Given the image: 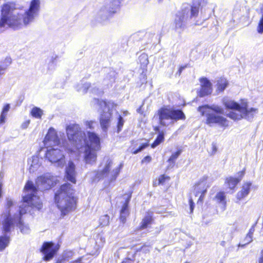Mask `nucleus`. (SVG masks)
Returning a JSON list of instances; mask_svg holds the SVG:
<instances>
[{"label":"nucleus","mask_w":263,"mask_h":263,"mask_svg":"<svg viewBox=\"0 0 263 263\" xmlns=\"http://www.w3.org/2000/svg\"><path fill=\"white\" fill-rule=\"evenodd\" d=\"M23 203L20 206L18 214H14L13 217H11L10 213L5 214L2 216L4 218L3 221V229L5 232H8L13 227L14 223L18 222V226L22 233L28 234L30 232V228L27 224H24L22 221L21 216L25 214L31 207L36 208L40 210L42 208V204L40 197L37 195V191L31 181H28L24 189Z\"/></svg>","instance_id":"f257e3e1"},{"label":"nucleus","mask_w":263,"mask_h":263,"mask_svg":"<svg viewBox=\"0 0 263 263\" xmlns=\"http://www.w3.org/2000/svg\"><path fill=\"white\" fill-rule=\"evenodd\" d=\"M66 132L68 139L73 148L79 149L86 147L95 150H100L101 148L99 137L96 133L90 132H87L86 136L78 124L69 125L66 127Z\"/></svg>","instance_id":"f03ea898"},{"label":"nucleus","mask_w":263,"mask_h":263,"mask_svg":"<svg viewBox=\"0 0 263 263\" xmlns=\"http://www.w3.org/2000/svg\"><path fill=\"white\" fill-rule=\"evenodd\" d=\"M55 202L63 215H66L76 209V200L73 196V190L69 183L61 186L55 194Z\"/></svg>","instance_id":"7ed1b4c3"},{"label":"nucleus","mask_w":263,"mask_h":263,"mask_svg":"<svg viewBox=\"0 0 263 263\" xmlns=\"http://www.w3.org/2000/svg\"><path fill=\"white\" fill-rule=\"evenodd\" d=\"M223 104L227 108L232 109L229 112L228 116L234 120L245 119L252 121L258 112V109L256 108H248L246 104L240 105L232 100L224 99Z\"/></svg>","instance_id":"20e7f679"},{"label":"nucleus","mask_w":263,"mask_h":263,"mask_svg":"<svg viewBox=\"0 0 263 263\" xmlns=\"http://www.w3.org/2000/svg\"><path fill=\"white\" fill-rule=\"evenodd\" d=\"M16 10L12 3H6L3 4L1 8L0 28L7 25L8 27L14 29L21 27V20L19 16L13 14Z\"/></svg>","instance_id":"39448f33"},{"label":"nucleus","mask_w":263,"mask_h":263,"mask_svg":"<svg viewBox=\"0 0 263 263\" xmlns=\"http://www.w3.org/2000/svg\"><path fill=\"white\" fill-rule=\"evenodd\" d=\"M154 119H158L159 124L163 126L173 125L179 120L185 119L183 112L179 109L171 107H163L160 108L155 115Z\"/></svg>","instance_id":"423d86ee"},{"label":"nucleus","mask_w":263,"mask_h":263,"mask_svg":"<svg viewBox=\"0 0 263 263\" xmlns=\"http://www.w3.org/2000/svg\"><path fill=\"white\" fill-rule=\"evenodd\" d=\"M202 116L206 115V123L210 125L213 124H217L221 126L227 127L229 122L226 118L218 115V113H222L223 109L219 106L213 105L211 106L205 105L199 106L198 108Z\"/></svg>","instance_id":"0eeeda50"},{"label":"nucleus","mask_w":263,"mask_h":263,"mask_svg":"<svg viewBox=\"0 0 263 263\" xmlns=\"http://www.w3.org/2000/svg\"><path fill=\"white\" fill-rule=\"evenodd\" d=\"M123 167V163L115 166L113 161L109 158H105L96 174L99 179L106 178L110 182L116 180Z\"/></svg>","instance_id":"6e6552de"},{"label":"nucleus","mask_w":263,"mask_h":263,"mask_svg":"<svg viewBox=\"0 0 263 263\" xmlns=\"http://www.w3.org/2000/svg\"><path fill=\"white\" fill-rule=\"evenodd\" d=\"M63 149L68 151H74L73 147L64 145L62 148L52 147L48 149L46 153V158L52 164L58 167H63L65 163V157L63 153Z\"/></svg>","instance_id":"1a4fd4ad"},{"label":"nucleus","mask_w":263,"mask_h":263,"mask_svg":"<svg viewBox=\"0 0 263 263\" xmlns=\"http://www.w3.org/2000/svg\"><path fill=\"white\" fill-rule=\"evenodd\" d=\"M99 106L103 111L100 118V125L102 130L106 132L110 125L114 104L111 101H101L99 102Z\"/></svg>","instance_id":"9d476101"},{"label":"nucleus","mask_w":263,"mask_h":263,"mask_svg":"<svg viewBox=\"0 0 263 263\" xmlns=\"http://www.w3.org/2000/svg\"><path fill=\"white\" fill-rule=\"evenodd\" d=\"M40 1L32 0L29 8L24 12L22 20L24 25H27L33 22L35 16L38 14L40 10Z\"/></svg>","instance_id":"9b49d317"},{"label":"nucleus","mask_w":263,"mask_h":263,"mask_svg":"<svg viewBox=\"0 0 263 263\" xmlns=\"http://www.w3.org/2000/svg\"><path fill=\"white\" fill-rule=\"evenodd\" d=\"M44 145L48 147H60V140L58 136L57 131L52 127H50L46 134L44 140Z\"/></svg>","instance_id":"f8f14e48"},{"label":"nucleus","mask_w":263,"mask_h":263,"mask_svg":"<svg viewBox=\"0 0 263 263\" xmlns=\"http://www.w3.org/2000/svg\"><path fill=\"white\" fill-rule=\"evenodd\" d=\"M56 180L54 177L47 173L39 177L36 179V184L40 190H48L54 185Z\"/></svg>","instance_id":"ddd939ff"},{"label":"nucleus","mask_w":263,"mask_h":263,"mask_svg":"<svg viewBox=\"0 0 263 263\" xmlns=\"http://www.w3.org/2000/svg\"><path fill=\"white\" fill-rule=\"evenodd\" d=\"M189 9H182L177 12L174 18V26L176 29H181L185 26L186 18L187 17Z\"/></svg>","instance_id":"4468645a"},{"label":"nucleus","mask_w":263,"mask_h":263,"mask_svg":"<svg viewBox=\"0 0 263 263\" xmlns=\"http://www.w3.org/2000/svg\"><path fill=\"white\" fill-rule=\"evenodd\" d=\"M208 178L204 177L197 184H196L194 189V194L196 197L200 195L198 201H202L203 195L206 191V189L209 187L208 181Z\"/></svg>","instance_id":"2eb2a0df"},{"label":"nucleus","mask_w":263,"mask_h":263,"mask_svg":"<svg viewBox=\"0 0 263 263\" xmlns=\"http://www.w3.org/2000/svg\"><path fill=\"white\" fill-rule=\"evenodd\" d=\"M82 149H84L83 158L85 163L91 165L95 164L97 159V152L99 150H95L86 147H83Z\"/></svg>","instance_id":"dca6fc26"},{"label":"nucleus","mask_w":263,"mask_h":263,"mask_svg":"<svg viewBox=\"0 0 263 263\" xmlns=\"http://www.w3.org/2000/svg\"><path fill=\"white\" fill-rule=\"evenodd\" d=\"M58 248L54 246L52 242L44 243L41 249V252L45 255L44 258L45 260L51 259L56 253Z\"/></svg>","instance_id":"f3484780"},{"label":"nucleus","mask_w":263,"mask_h":263,"mask_svg":"<svg viewBox=\"0 0 263 263\" xmlns=\"http://www.w3.org/2000/svg\"><path fill=\"white\" fill-rule=\"evenodd\" d=\"M201 89L198 92V96L202 97L210 95L212 92V85L206 78L200 79Z\"/></svg>","instance_id":"a211bd4d"},{"label":"nucleus","mask_w":263,"mask_h":263,"mask_svg":"<svg viewBox=\"0 0 263 263\" xmlns=\"http://www.w3.org/2000/svg\"><path fill=\"white\" fill-rule=\"evenodd\" d=\"M131 195H125L124 199H125V202L124 203L122 208L120 211V219L121 221L124 223L126 222V217L129 215V210L128 208V205L130 199Z\"/></svg>","instance_id":"6ab92c4d"},{"label":"nucleus","mask_w":263,"mask_h":263,"mask_svg":"<svg viewBox=\"0 0 263 263\" xmlns=\"http://www.w3.org/2000/svg\"><path fill=\"white\" fill-rule=\"evenodd\" d=\"M76 176L75 165L72 162L69 161L66 168V178L71 182L75 183L76 182Z\"/></svg>","instance_id":"aec40b11"},{"label":"nucleus","mask_w":263,"mask_h":263,"mask_svg":"<svg viewBox=\"0 0 263 263\" xmlns=\"http://www.w3.org/2000/svg\"><path fill=\"white\" fill-rule=\"evenodd\" d=\"M236 230V228L234 226L227 227L222 232L223 239L227 241H231L233 238Z\"/></svg>","instance_id":"412c9836"},{"label":"nucleus","mask_w":263,"mask_h":263,"mask_svg":"<svg viewBox=\"0 0 263 263\" xmlns=\"http://www.w3.org/2000/svg\"><path fill=\"white\" fill-rule=\"evenodd\" d=\"M251 183L247 182L243 183L241 191L238 192L236 195V198L238 200H240L246 197L249 194Z\"/></svg>","instance_id":"4be33fe9"},{"label":"nucleus","mask_w":263,"mask_h":263,"mask_svg":"<svg viewBox=\"0 0 263 263\" xmlns=\"http://www.w3.org/2000/svg\"><path fill=\"white\" fill-rule=\"evenodd\" d=\"M30 173H34L40 166V159L37 156H33L28 160Z\"/></svg>","instance_id":"5701e85b"},{"label":"nucleus","mask_w":263,"mask_h":263,"mask_svg":"<svg viewBox=\"0 0 263 263\" xmlns=\"http://www.w3.org/2000/svg\"><path fill=\"white\" fill-rule=\"evenodd\" d=\"M244 172L241 171L238 173L239 178H233L232 177H230L227 178L226 181V183H227L231 189H233L236 185L238 184V183L241 180L243 176L244 175Z\"/></svg>","instance_id":"b1692460"},{"label":"nucleus","mask_w":263,"mask_h":263,"mask_svg":"<svg viewBox=\"0 0 263 263\" xmlns=\"http://www.w3.org/2000/svg\"><path fill=\"white\" fill-rule=\"evenodd\" d=\"M152 221L153 213L151 212H147L140 223L139 229L140 230L146 229L149 224L152 223Z\"/></svg>","instance_id":"393cba45"},{"label":"nucleus","mask_w":263,"mask_h":263,"mask_svg":"<svg viewBox=\"0 0 263 263\" xmlns=\"http://www.w3.org/2000/svg\"><path fill=\"white\" fill-rule=\"evenodd\" d=\"M215 199L218 203L221 204L224 210L226 209L227 204L226 196L224 192L218 193L215 197Z\"/></svg>","instance_id":"a878e982"},{"label":"nucleus","mask_w":263,"mask_h":263,"mask_svg":"<svg viewBox=\"0 0 263 263\" xmlns=\"http://www.w3.org/2000/svg\"><path fill=\"white\" fill-rule=\"evenodd\" d=\"M228 82L224 78H220L217 81V91L219 92L223 91L228 86Z\"/></svg>","instance_id":"bb28decb"},{"label":"nucleus","mask_w":263,"mask_h":263,"mask_svg":"<svg viewBox=\"0 0 263 263\" xmlns=\"http://www.w3.org/2000/svg\"><path fill=\"white\" fill-rule=\"evenodd\" d=\"M119 6L117 4V2L115 1L111 2L110 3V6L109 9L107 12V17L112 16L114 14L116 13L118 10L119 9Z\"/></svg>","instance_id":"cd10ccee"},{"label":"nucleus","mask_w":263,"mask_h":263,"mask_svg":"<svg viewBox=\"0 0 263 263\" xmlns=\"http://www.w3.org/2000/svg\"><path fill=\"white\" fill-rule=\"evenodd\" d=\"M181 150H179L175 153H173L168 160V162L170 163L168 167L172 168L174 165V163L181 154Z\"/></svg>","instance_id":"c85d7f7f"},{"label":"nucleus","mask_w":263,"mask_h":263,"mask_svg":"<svg viewBox=\"0 0 263 263\" xmlns=\"http://www.w3.org/2000/svg\"><path fill=\"white\" fill-rule=\"evenodd\" d=\"M9 243V238L7 236H0V250H3L8 246Z\"/></svg>","instance_id":"c756f323"},{"label":"nucleus","mask_w":263,"mask_h":263,"mask_svg":"<svg viewBox=\"0 0 263 263\" xmlns=\"http://www.w3.org/2000/svg\"><path fill=\"white\" fill-rule=\"evenodd\" d=\"M260 12L262 13V15L259 21V23L257 26V30L258 33L263 32V3H262L260 8Z\"/></svg>","instance_id":"7c9ffc66"},{"label":"nucleus","mask_w":263,"mask_h":263,"mask_svg":"<svg viewBox=\"0 0 263 263\" xmlns=\"http://www.w3.org/2000/svg\"><path fill=\"white\" fill-rule=\"evenodd\" d=\"M31 114L36 118H41L43 115V111L40 108L35 107L32 108Z\"/></svg>","instance_id":"2f4dec72"},{"label":"nucleus","mask_w":263,"mask_h":263,"mask_svg":"<svg viewBox=\"0 0 263 263\" xmlns=\"http://www.w3.org/2000/svg\"><path fill=\"white\" fill-rule=\"evenodd\" d=\"M164 140V134L163 133L159 134L156 139L155 140L154 142L152 144L151 147L152 148H155L158 145H159L161 142H163Z\"/></svg>","instance_id":"473e14b6"},{"label":"nucleus","mask_w":263,"mask_h":263,"mask_svg":"<svg viewBox=\"0 0 263 263\" xmlns=\"http://www.w3.org/2000/svg\"><path fill=\"white\" fill-rule=\"evenodd\" d=\"M109 223V217L107 215L101 216L100 218V224L103 227L108 226Z\"/></svg>","instance_id":"72a5a7b5"},{"label":"nucleus","mask_w":263,"mask_h":263,"mask_svg":"<svg viewBox=\"0 0 263 263\" xmlns=\"http://www.w3.org/2000/svg\"><path fill=\"white\" fill-rule=\"evenodd\" d=\"M90 87V84L89 83H85L79 86L78 90L82 93H85Z\"/></svg>","instance_id":"f704fd0d"},{"label":"nucleus","mask_w":263,"mask_h":263,"mask_svg":"<svg viewBox=\"0 0 263 263\" xmlns=\"http://www.w3.org/2000/svg\"><path fill=\"white\" fill-rule=\"evenodd\" d=\"M254 230L252 228L250 230L249 233L247 234L246 237L245 238V241H246V244H248L252 241V237L254 233Z\"/></svg>","instance_id":"c9c22d12"},{"label":"nucleus","mask_w":263,"mask_h":263,"mask_svg":"<svg viewBox=\"0 0 263 263\" xmlns=\"http://www.w3.org/2000/svg\"><path fill=\"white\" fill-rule=\"evenodd\" d=\"M139 61L143 65L146 66L148 63L147 55L145 54H141L139 58Z\"/></svg>","instance_id":"e433bc0d"},{"label":"nucleus","mask_w":263,"mask_h":263,"mask_svg":"<svg viewBox=\"0 0 263 263\" xmlns=\"http://www.w3.org/2000/svg\"><path fill=\"white\" fill-rule=\"evenodd\" d=\"M199 12V7L196 6H192L191 8V17L197 16Z\"/></svg>","instance_id":"4c0bfd02"},{"label":"nucleus","mask_w":263,"mask_h":263,"mask_svg":"<svg viewBox=\"0 0 263 263\" xmlns=\"http://www.w3.org/2000/svg\"><path fill=\"white\" fill-rule=\"evenodd\" d=\"M124 120L122 117L120 116H119L118 118V132H120L121 130L123 125L124 124Z\"/></svg>","instance_id":"58836bf2"},{"label":"nucleus","mask_w":263,"mask_h":263,"mask_svg":"<svg viewBox=\"0 0 263 263\" xmlns=\"http://www.w3.org/2000/svg\"><path fill=\"white\" fill-rule=\"evenodd\" d=\"M148 145V144L147 143L143 144L138 149L133 151V153L134 154H137L139 152H141L143 149H144L145 147H146Z\"/></svg>","instance_id":"ea45409f"},{"label":"nucleus","mask_w":263,"mask_h":263,"mask_svg":"<svg viewBox=\"0 0 263 263\" xmlns=\"http://www.w3.org/2000/svg\"><path fill=\"white\" fill-rule=\"evenodd\" d=\"M96 124V123L93 121H86L85 123L86 126L90 128L93 129L95 128V125Z\"/></svg>","instance_id":"a19ab883"},{"label":"nucleus","mask_w":263,"mask_h":263,"mask_svg":"<svg viewBox=\"0 0 263 263\" xmlns=\"http://www.w3.org/2000/svg\"><path fill=\"white\" fill-rule=\"evenodd\" d=\"M217 151V148L215 144H212V151L210 152L211 155H214Z\"/></svg>","instance_id":"79ce46f5"},{"label":"nucleus","mask_w":263,"mask_h":263,"mask_svg":"<svg viewBox=\"0 0 263 263\" xmlns=\"http://www.w3.org/2000/svg\"><path fill=\"white\" fill-rule=\"evenodd\" d=\"M166 179H168V177H166L164 175H162V176H160V178H159V183L160 184L163 183Z\"/></svg>","instance_id":"37998d69"},{"label":"nucleus","mask_w":263,"mask_h":263,"mask_svg":"<svg viewBox=\"0 0 263 263\" xmlns=\"http://www.w3.org/2000/svg\"><path fill=\"white\" fill-rule=\"evenodd\" d=\"M10 109L9 104L6 105L3 109L2 112L3 114H7V112L9 111Z\"/></svg>","instance_id":"c03bdc74"},{"label":"nucleus","mask_w":263,"mask_h":263,"mask_svg":"<svg viewBox=\"0 0 263 263\" xmlns=\"http://www.w3.org/2000/svg\"><path fill=\"white\" fill-rule=\"evenodd\" d=\"M189 202H190V205L191 211L192 212L194 209V202H193V199L192 197H191L189 199Z\"/></svg>","instance_id":"a18cd8bd"},{"label":"nucleus","mask_w":263,"mask_h":263,"mask_svg":"<svg viewBox=\"0 0 263 263\" xmlns=\"http://www.w3.org/2000/svg\"><path fill=\"white\" fill-rule=\"evenodd\" d=\"M83 259H84L83 256L80 257H79L77 259H76L74 261H71L70 263H82Z\"/></svg>","instance_id":"49530a36"},{"label":"nucleus","mask_w":263,"mask_h":263,"mask_svg":"<svg viewBox=\"0 0 263 263\" xmlns=\"http://www.w3.org/2000/svg\"><path fill=\"white\" fill-rule=\"evenodd\" d=\"M6 117V114H1V117H0V122L1 123H3L5 122V120Z\"/></svg>","instance_id":"de8ad7c7"},{"label":"nucleus","mask_w":263,"mask_h":263,"mask_svg":"<svg viewBox=\"0 0 263 263\" xmlns=\"http://www.w3.org/2000/svg\"><path fill=\"white\" fill-rule=\"evenodd\" d=\"M151 161V157L150 156H146L143 158V159L142 161V163H144L145 162H149Z\"/></svg>","instance_id":"09e8293b"},{"label":"nucleus","mask_w":263,"mask_h":263,"mask_svg":"<svg viewBox=\"0 0 263 263\" xmlns=\"http://www.w3.org/2000/svg\"><path fill=\"white\" fill-rule=\"evenodd\" d=\"M29 123H30L29 120L26 121V122H25L24 123H23L22 124V127L24 129L28 127Z\"/></svg>","instance_id":"8fccbe9b"},{"label":"nucleus","mask_w":263,"mask_h":263,"mask_svg":"<svg viewBox=\"0 0 263 263\" xmlns=\"http://www.w3.org/2000/svg\"><path fill=\"white\" fill-rule=\"evenodd\" d=\"M91 91H92V93H98V94H101L102 93V91H98V89H96V88H92L91 89Z\"/></svg>","instance_id":"3c124183"},{"label":"nucleus","mask_w":263,"mask_h":263,"mask_svg":"<svg viewBox=\"0 0 263 263\" xmlns=\"http://www.w3.org/2000/svg\"><path fill=\"white\" fill-rule=\"evenodd\" d=\"M12 205H13V201L11 199H8L7 200V206L9 208H10Z\"/></svg>","instance_id":"603ef678"},{"label":"nucleus","mask_w":263,"mask_h":263,"mask_svg":"<svg viewBox=\"0 0 263 263\" xmlns=\"http://www.w3.org/2000/svg\"><path fill=\"white\" fill-rule=\"evenodd\" d=\"M115 82V79L114 78V77H111V78L109 79V82L107 84V86H109V85H111L112 84Z\"/></svg>","instance_id":"864d4df0"},{"label":"nucleus","mask_w":263,"mask_h":263,"mask_svg":"<svg viewBox=\"0 0 263 263\" xmlns=\"http://www.w3.org/2000/svg\"><path fill=\"white\" fill-rule=\"evenodd\" d=\"M258 263H263V254H261V256L259 258Z\"/></svg>","instance_id":"5fc2aeb1"},{"label":"nucleus","mask_w":263,"mask_h":263,"mask_svg":"<svg viewBox=\"0 0 263 263\" xmlns=\"http://www.w3.org/2000/svg\"><path fill=\"white\" fill-rule=\"evenodd\" d=\"M73 255V253L71 251H69L67 252V256H72Z\"/></svg>","instance_id":"6e6d98bb"},{"label":"nucleus","mask_w":263,"mask_h":263,"mask_svg":"<svg viewBox=\"0 0 263 263\" xmlns=\"http://www.w3.org/2000/svg\"><path fill=\"white\" fill-rule=\"evenodd\" d=\"M57 58H58L57 55L55 56L54 57H52V62H54V61L57 60Z\"/></svg>","instance_id":"4d7b16f0"},{"label":"nucleus","mask_w":263,"mask_h":263,"mask_svg":"<svg viewBox=\"0 0 263 263\" xmlns=\"http://www.w3.org/2000/svg\"><path fill=\"white\" fill-rule=\"evenodd\" d=\"M226 240H224V241H222L220 243V245L222 246H225V243H226Z\"/></svg>","instance_id":"13d9d810"},{"label":"nucleus","mask_w":263,"mask_h":263,"mask_svg":"<svg viewBox=\"0 0 263 263\" xmlns=\"http://www.w3.org/2000/svg\"><path fill=\"white\" fill-rule=\"evenodd\" d=\"M246 245V243H245V244H243V245L239 244L238 247H245Z\"/></svg>","instance_id":"bf43d9fd"},{"label":"nucleus","mask_w":263,"mask_h":263,"mask_svg":"<svg viewBox=\"0 0 263 263\" xmlns=\"http://www.w3.org/2000/svg\"><path fill=\"white\" fill-rule=\"evenodd\" d=\"M3 70V69L2 68H0V76L3 74V73H2V71Z\"/></svg>","instance_id":"052dcab7"},{"label":"nucleus","mask_w":263,"mask_h":263,"mask_svg":"<svg viewBox=\"0 0 263 263\" xmlns=\"http://www.w3.org/2000/svg\"><path fill=\"white\" fill-rule=\"evenodd\" d=\"M158 127H156L155 130H158Z\"/></svg>","instance_id":"680f3d73"},{"label":"nucleus","mask_w":263,"mask_h":263,"mask_svg":"<svg viewBox=\"0 0 263 263\" xmlns=\"http://www.w3.org/2000/svg\"><path fill=\"white\" fill-rule=\"evenodd\" d=\"M106 80H104V83H106Z\"/></svg>","instance_id":"e2e57ef3"},{"label":"nucleus","mask_w":263,"mask_h":263,"mask_svg":"<svg viewBox=\"0 0 263 263\" xmlns=\"http://www.w3.org/2000/svg\"><path fill=\"white\" fill-rule=\"evenodd\" d=\"M261 64H262V65L263 66V61H262Z\"/></svg>","instance_id":"0e129e2a"},{"label":"nucleus","mask_w":263,"mask_h":263,"mask_svg":"<svg viewBox=\"0 0 263 263\" xmlns=\"http://www.w3.org/2000/svg\"><path fill=\"white\" fill-rule=\"evenodd\" d=\"M185 263H188V262H185Z\"/></svg>","instance_id":"69168bd1"}]
</instances>
